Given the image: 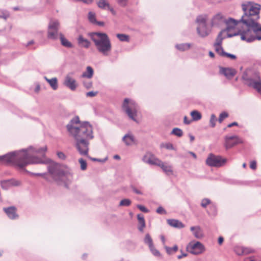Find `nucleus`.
<instances>
[{
  "label": "nucleus",
  "mask_w": 261,
  "mask_h": 261,
  "mask_svg": "<svg viewBox=\"0 0 261 261\" xmlns=\"http://www.w3.org/2000/svg\"><path fill=\"white\" fill-rule=\"evenodd\" d=\"M158 166L160 167L166 174H172L173 173L171 166L165 164L161 161Z\"/></svg>",
  "instance_id": "20"
},
{
  "label": "nucleus",
  "mask_w": 261,
  "mask_h": 261,
  "mask_svg": "<svg viewBox=\"0 0 261 261\" xmlns=\"http://www.w3.org/2000/svg\"><path fill=\"white\" fill-rule=\"evenodd\" d=\"M176 47L178 49L182 51H184L185 50L188 49L190 48V44L188 43L181 44L177 45Z\"/></svg>",
  "instance_id": "35"
},
{
  "label": "nucleus",
  "mask_w": 261,
  "mask_h": 261,
  "mask_svg": "<svg viewBox=\"0 0 261 261\" xmlns=\"http://www.w3.org/2000/svg\"><path fill=\"white\" fill-rule=\"evenodd\" d=\"M117 36L120 40L122 41H128L129 40V36L125 34H117Z\"/></svg>",
  "instance_id": "36"
},
{
  "label": "nucleus",
  "mask_w": 261,
  "mask_h": 261,
  "mask_svg": "<svg viewBox=\"0 0 261 261\" xmlns=\"http://www.w3.org/2000/svg\"><path fill=\"white\" fill-rule=\"evenodd\" d=\"M220 71L228 79H232L237 73L236 70L232 68L221 67Z\"/></svg>",
  "instance_id": "15"
},
{
  "label": "nucleus",
  "mask_w": 261,
  "mask_h": 261,
  "mask_svg": "<svg viewBox=\"0 0 261 261\" xmlns=\"http://www.w3.org/2000/svg\"><path fill=\"white\" fill-rule=\"evenodd\" d=\"M79 163L81 165V168L82 170H85L87 168V163L83 159H79Z\"/></svg>",
  "instance_id": "41"
},
{
  "label": "nucleus",
  "mask_w": 261,
  "mask_h": 261,
  "mask_svg": "<svg viewBox=\"0 0 261 261\" xmlns=\"http://www.w3.org/2000/svg\"><path fill=\"white\" fill-rule=\"evenodd\" d=\"M117 3L121 7H125L127 5V0H117Z\"/></svg>",
  "instance_id": "48"
},
{
  "label": "nucleus",
  "mask_w": 261,
  "mask_h": 261,
  "mask_svg": "<svg viewBox=\"0 0 261 261\" xmlns=\"http://www.w3.org/2000/svg\"><path fill=\"white\" fill-rule=\"evenodd\" d=\"M131 188H132V189L133 190V191L136 194H142V193L141 192V191L140 190L137 189L135 187L132 186Z\"/></svg>",
  "instance_id": "52"
},
{
  "label": "nucleus",
  "mask_w": 261,
  "mask_h": 261,
  "mask_svg": "<svg viewBox=\"0 0 261 261\" xmlns=\"http://www.w3.org/2000/svg\"><path fill=\"white\" fill-rule=\"evenodd\" d=\"M57 155H58V157L60 159H63V160L65 159V155L62 152H58L57 153Z\"/></svg>",
  "instance_id": "55"
},
{
  "label": "nucleus",
  "mask_w": 261,
  "mask_h": 261,
  "mask_svg": "<svg viewBox=\"0 0 261 261\" xmlns=\"http://www.w3.org/2000/svg\"><path fill=\"white\" fill-rule=\"evenodd\" d=\"M238 125V124L237 122H232L231 123L227 125V127H232L233 126H237Z\"/></svg>",
  "instance_id": "61"
},
{
  "label": "nucleus",
  "mask_w": 261,
  "mask_h": 261,
  "mask_svg": "<svg viewBox=\"0 0 261 261\" xmlns=\"http://www.w3.org/2000/svg\"><path fill=\"white\" fill-rule=\"evenodd\" d=\"M93 75V70L90 66L87 67V71L83 73L82 76L83 77L91 78Z\"/></svg>",
  "instance_id": "28"
},
{
  "label": "nucleus",
  "mask_w": 261,
  "mask_h": 261,
  "mask_svg": "<svg viewBox=\"0 0 261 261\" xmlns=\"http://www.w3.org/2000/svg\"><path fill=\"white\" fill-rule=\"evenodd\" d=\"M187 254L186 253H183L181 255H178L177 256L178 259H181L182 257L187 256Z\"/></svg>",
  "instance_id": "62"
},
{
  "label": "nucleus",
  "mask_w": 261,
  "mask_h": 261,
  "mask_svg": "<svg viewBox=\"0 0 261 261\" xmlns=\"http://www.w3.org/2000/svg\"><path fill=\"white\" fill-rule=\"evenodd\" d=\"M223 39V38L221 36V34H219V35L218 36L216 42L214 44V45H221L222 40Z\"/></svg>",
  "instance_id": "43"
},
{
  "label": "nucleus",
  "mask_w": 261,
  "mask_h": 261,
  "mask_svg": "<svg viewBox=\"0 0 261 261\" xmlns=\"http://www.w3.org/2000/svg\"><path fill=\"white\" fill-rule=\"evenodd\" d=\"M237 35H240L242 40L248 42H251L256 39L261 40V35L254 36L253 34H227V37H232Z\"/></svg>",
  "instance_id": "11"
},
{
  "label": "nucleus",
  "mask_w": 261,
  "mask_h": 261,
  "mask_svg": "<svg viewBox=\"0 0 261 261\" xmlns=\"http://www.w3.org/2000/svg\"><path fill=\"white\" fill-rule=\"evenodd\" d=\"M161 147L165 148L167 149H171V150L174 149L173 145L170 143L162 144H161Z\"/></svg>",
  "instance_id": "44"
},
{
  "label": "nucleus",
  "mask_w": 261,
  "mask_h": 261,
  "mask_svg": "<svg viewBox=\"0 0 261 261\" xmlns=\"http://www.w3.org/2000/svg\"><path fill=\"white\" fill-rule=\"evenodd\" d=\"M242 78L249 86L253 87L261 94V79L258 73L255 72L251 77H248L247 74L244 73Z\"/></svg>",
  "instance_id": "6"
},
{
  "label": "nucleus",
  "mask_w": 261,
  "mask_h": 261,
  "mask_svg": "<svg viewBox=\"0 0 261 261\" xmlns=\"http://www.w3.org/2000/svg\"><path fill=\"white\" fill-rule=\"evenodd\" d=\"M3 210L11 219H15L18 217V215L16 213L17 209L15 206L5 207L4 208Z\"/></svg>",
  "instance_id": "17"
},
{
  "label": "nucleus",
  "mask_w": 261,
  "mask_h": 261,
  "mask_svg": "<svg viewBox=\"0 0 261 261\" xmlns=\"http://www.w3.org/2000/svg\"><path fill=\"white\" fill-rule=\"evenodd\" d=\"M137 207L142 212L144 213L148 212V210L144 206L141 205H138Z\"/></svg>",
  "instance_id": "49"
},
{
  "label": "nucleus",
  "mask_w": 261,
  "mask_h": 261,
  "mask_svg": "<svg viewBox=\"0 0 261 261\" xmlns=\"http://www.w3.org/2000/svg\"><path fill=\"white\" fill-rule=\"evenodd\" d=\"M78 43L80 46L85 48H88L90 46V42L82 36H80L78 39Z\"/></svg>",
  "instance_id": "26"
},
{
  "label": "nucleus",
  "mask_w": 261,
  "mask_h": 261,
  "mask_svg": "<svg viewBox=\"0 0 261 261\" xmlns=\"http://www.w3.org/2000/svg\"><path fill=\"white\" fill-rule=\"evenodd\" d=\"M60 23L58 20H54L50 21L48 24L49 30L57 32L59 30Z\"/></svg>",
  "instance_id": "23"
},
{
  "label": "nucleus",
  "mask_w": 261,
  "mask_h": 261,
  "mask_svg": "<svg viewBox=\"0 0 261 261\" xmlns=\"http://www.w3.org/2000/svg\"><path fill=\"white\" fill-rule=\"evenodd\" d=\"M210 203H211V201L210 199H206V198L203 199L201 201V205L203 207H206L207 205L210 204Z\"/></svg>",
  "instance_id": "45"
},
{
  "label": "nucleus",
  "mask_w": 261,
  "mask_h": 261,
  "mask_svg": "<svg viewBox=\"0 0 261 261\" xmlns=\"http://www.w3.org/2000/svg\"><path fill=\"white\" fill-rule=\"evenodd\" d=\"M10 17L9 11L4 9H0V18L6 20Z\"/></svg>",
  "instance_id": "32"
},
{
  "label": "nucleus",
  "mask_w": 261,
  "mask_h": 261,
  "mask_svg": "<svg viewBox=\"0 0 261 261\" xmlns=\"http://www.w3.org/2000/svg\"><path fill=\"white\" fill-rule=\"evenodd\" d=\"M88 18L89 22L93 24L102 26L104 23L102 21H98L96 20L95 13L92 12L88 13Z\"/></svg>",
  "instance_id": "18"
},
{
  "label": "nucleus",
  "mask_w": 261,
  "mask_h": 261,
  "mask_svg": "<svg viewBox=\"0 0 261 261\" xmlns=\"http://www.w3.org/2000/svg\"><path fill=\"white\" fill-rule=\"evenodd\" d=\"M144 241L146 244H148L149 247H152L153 245L152 240L149 234L145 235Z\"/></svg>",
  "instance_id": "33"
},
{
  "label": "nucleus",
  "mask_w": 261,
  "mask_h": 261,
  "mask_svg": "<svg viewBox=\"0 0 261 261\" xmlns=\"http://www.w3.org/2000/svg\"><path fill=\"white\" fill-rule=\"evenodd\" d=\"M46 150V146L38 149L30 147L25 150L0 156V161L3 164H11L22 169L30 164L48 163L49 160L45 158V153Z\"/></svg>",
  "instance_id": "2"
},
{
  "label": "nucleus",
  "mask_w": 261,
  "mask_h": 261,
  "mask_svg": "<svg viewBox=\"0 0 261 261\" xmlns=\"http://www.w3.org/2000/svg\"><path fill=\"white\" fill-rule=\"evenodd\" d=\"M190 230L193 232L194 237L197 239H200L203 237L202 230L199 226H192Z\"/></svg>",
  "instance_id": "21"
},
{
  "label": "nucleus",
  "mask_w": 261,
  "mask_h": 261,
  "mask_svg": "<svg viewBox=\"0 0 261 261\" xmlns=\"http://www.w3.org/2000/svg\"><path fill=\"white\" fill-rule=\"evenodd\" d=\"M172 134L180 137L182 136L183 132L181 129L178 128H174L172 131Z\"/></svg>",
  "instance_id": "37"
},
{
  "label": "nucleus",
  "mask_w": 261,
  "mask_h": 261,
  "mask_svg": "<svg viewBox=\"0 0 261 261\" xmlns=\"http://www.w3.org/2000/svg\"><path fill=\"white\" fill-rule=\"evenodd\" d=\"M168 222L170 225H171L174 227L180 228H183L184 227V225L182 223V222H181L180 221L177 220H174V219L169 220L168 221Z\"/></svg>",
  "instance_id": "24"
},
{
  "label": "nucleus",
  "mask_w": 261,
  "mask_h": 261,
  "mask_svg": "<svg viewBox=\"0 0 261 261\" xmlns=\"http://www.w3.org/2000/svg\"><path fill=\"white\" fill-rule=\"evenodd\" d=\"M224 241V238L222 237H219L218 238V243L219 245H221Z\"/></svg>",
  "instance_id": "60"
},
{
  "label": "nucleus",
  "mask_w": 261,
  "mask_h": 261,
  "mask_svg": "<svg viewBox=\"0 0 261 261\" xmlns=\"http://www.w3.org/2000/svg\"><path fill=\"white\" fill-rule=\"evenodd\" d=\"M156 212L159 214H163L165 213V211L162 207L160 206L157 208Z\"/></svg>",
  "instance_id": "54"
},
{
  "label": "nucleus",
  "mask_w": 261,
  "mask_h": 261,
  "mask_svg": "<svg viewBox=\"0 0 261 261\" xmlns=\"http://www.w3.org/2000/svg\"><path fill=\"white\" fill-rule=\"evenodd\" d=\"M84 84L85 87L87 89H89V88H91L92 86V83L91 82H88V83H85V82L84 83Z\"/></svg>",
  "instance_id": "56"
},
{
  "label": "nucleus",
  "mask_w": 261,
  "mask_h": 261,
  "mask_svg": "<svg viewBox=\"0 0 261 261\" xmlns=\"http://www.w3.org/2000/svg\"><path fill=\"white\" fill-rule=\"evenodd\" d=\"M90 37L97 50L105 56L109 55L111 51V43L106 34H90Z\"/></svg>",
  "instance_id": "4"
},
{
  "label": "nucleus",
  "mask_w": 261,
  "mask_h": 261,
  "mask_svg": "<svg viewBox=\"0 0 261 261\" xmlns=\"http://www.w3.org/2000/svg\"><path fill=\"white\" fill-rule=\"evenodd\" d=\"M55 34H53V33L49 34L48 36V37L49 38L53 39L54 38V36H55Z\"/></svg>",
  "instance_id": "63"
},
{
  "label": "nucleus",
  "mask_w": 261,
  "mask_h": 261,
  "mask_svg": "<svg viewBox=\"0 0 261 261\" xmlns=\"http://www.w3.org/2000/svg\"><path fill=\"white\" fill-rule=\"evenodd\" d=\"M186 249L193 254L198 255L202 253L205 251V247L200 242L192 241L188 244Z\"/></svg>",
  "instance_id": "8"
},
{
  "label": "nucleus",
  "mask_w": 261,
  "mask_h": 261,
  "mask_svg": "<svg viewBox=\"0 0 261 261\" xmlns=\"http://www.w3.org/2000/svg\"><path fill=\"white\" fill-rule=\"evenodd\" d=\"M191 120H188V117L187 116H185L184 117V123L187 124H189L191 122Z\"/></svg>",
  "instance_id": "59"
},
{
  "label": "nucleus",
  "mask_w": 261,
  "mask_h": 261,
  "mask_svg": "<svg viewBox=\"0 0 261 261\" xmlns=\"http://www.w3.org/2000/svg\"><path fill=\"white\" fill-rule=\"evenodd\" d=\"M165 248L167 252L169 254L175 253L178 250V247L177 245H174L173 247L165 246Z\"/></svg>",
  "instance_id": "34"
},
{
  "label": "nucleus",
  "mask_w": 261,
  "mask_h": 261,
  "mask_svg": "<svg viewBox=\"0 0 261 261\" xmlns=\"http://www.w3.org/2000/svg\"><path fill=\"white\" fill-rule=\"evenodd\" d=\"M97 92L94 91L88 92L86 93V96L87 97H94L97 95Z\"/></svg>",
  "instance_id": "50"
},
{
  "label": "nucleus",
  "mask_w": 261,
  "mask_h": 261,
  "mask_svg": "<svg viewBox=\"0 0 261 261\" xmlns=\"http://www.w3.org/2000/svg\"><path fill=\"white\" fill-rule=\"evenodd\" d=\"M64 84L72 91L75 90L77 87V84L75 80L68 75L65 77Z\"/></svg>",
  "instance_id": "14"
},
{
  "label": "nucleus",
  "mask_w": 261,
  "mask_h": 261,
  "mask_svg": "<svg viewBox=\"0 0 261 261\" xmlns=\"http://www.w3.org/2000/svg\"><path fill=\"white\" fill-rule=\"evenodd\" d=\"M214 47L216 51L221 56H222L225 51H224L223 49L221 46V45H214Z\"/></svg>",
  "instance_id": "38"
},
{
  "label": "nucleus",
  "mask_w": 261,
  "mask_h": 261,
  "mask_svg": "<svg viewBox=\"0 0 261 261\" xmlns=\"http://www.w3.org/2000/svg\"><path fill=\"white\" fill-rule=\"evenodd\" d=\"M244 14L239 20L229 18L225 21V28L220 33H229L234 31L236 27L241 23L246 27L248 32L261 33V24L258 22L261 6L259 4L249 2L242 5Z\"/></svg>",
  "instance_id": "1"
},
{
  "label": "nucleus",
  "mask_w": 261,
  "mask_h": 261,
  "mask_svg": "<svg viewBox=\"0 0 261 261\" xmlns=\"http://www.w3.org/2000/svg\"><path fill=\"white\" fill-rule=\"evenodd\" d=\"M108 10H109V11H111V12L113 14V15H115L116 14V12L114 10V9L113 8H112L110 5H109V7H108L107 8Z\"/></svg>",
  "instance_id": "58"
},
{
  "label": "nucleus",
  "mask_w": 261,
  "mask_h": 261,
  "mask_svg": "<svg viewBox=\"0 0 261 261\" xmlns=\"http://www.w3.org/2000/svg\"><path fill=\"white\" fill-rule=\"evenodd\" d=\"M137 219L139 223L138 229L140 231L143 232L144 228L145 227V221L144 217L143 215L138 214L137 215Z\"/></svg>",
  "instance_id": "22"
},
{
  "label": "nucleus",
  "mask_w": 261,
  "mask_h": 261,
  "mask_svg": "<svg viewBox=\"0 0 261 261\" xmlns=\"http://www.w3.org/2000/svg\"><path fill=\"white\" fill-rule=\"evenodd\" d=\"M244 261H259L254 257H247L244 259Z\"/></svg>",
  "instance_id": "57"
},
{
  "label": "nucleus",
  "mask_w": 261,
  "mask_h": 261,
  "mask_svg": "<svg viewBox=\"0 0 261 261\" xmlns=\"http://www.w3.org/2000/svg\"><path fill=\"white\" fill-rule=\"evenodd\" d=\"M222 56L230 58L232 60H235L236 59V56L235 55L230 54H228V53H226L225 52H224V53Z\"/></svg>",
  "instance_id": "47"
},
{
  "label": "nucleus",
  "mask_w": 261,
  "mask_h": 261,
  "mask_svg": "<svg viewBox=\"0 0 261 261\" xmlns=\"http://www.w3.org/2000/svg\"><path fill=\"white\" fill-rule=\"evenodd\" d=\"M225 20L221 13H218L213 17L211 25L213 27H219L221 24L224 23Z\"/></svg>",
  "instance_id": "16"
},
{
  "label": "nucleus",
  "mask_w": 261,
  "mask_h": 261,
  "mask_svg": "<svg viewBox=\"0 0 261 261\" xmlns=\"http://www.w3.org/2000/svg\"><path fill=\"white\" fill-rule=\"evenodd\" d=\"M228 117V114L225 112H222L219 116L218 121L221 123L223 120Z\"/></svg>",
  "instance_id": "40"
},
{
  "label": "nucleus",
  "mask_w": 261,
  "mask_h": 261,
  "mask_svg": "<svg viewBox=\"0 0 261 261\" xmlns=\"http://www.w3.org/2000/svg\"><path fill=\"white\" fill-rule=\"evenodd\" d=\"M227 160L221 156L210 154L206 160V164L211 167H220L225 164Z\"/></svg>",
  "instance_id": "7"
},
{
  "label": "nucleus",
  "mask_w": 261,
  "mask_h": 261,
  "mask_svg": "<svg viewBox=\"0 0 261 261\" xmlns=\"http://www.w3.org/2000/svg\"><path fill=\"white\" fill-rule=\"evenodd\" d=\"M234 251L238 255H242L252 252V250L242 246H236L234 248Z\"/></svg>",
  "instance_id": "19"
},
{
  "label": "nucleus",
  "mask_w": 261,
  "mask_h": 261,
  "mask_svg": "<svg viewBox=\"0 0 261 261\" xmlns=\"http://www.w3.org/2000/svg\"><path fill=\"white\" fill-rule=\"evenodd\" d=\"M207 16L201 15L197 17L196 22L198 24L197 27V33H201L205 29L206 26Z\"/></svg>",
  "instance_id": "12"
},
{
  "label": "nucleus",
  "mask_w": 261,
  "mask_h": 261,
  "mask_svg": "<svg viewBox=\"0 0 261 261\" xmlns=\"http://www.w3.org/2000/svg\"><path fill=\"white\" fill-rule=\"evenodd\" d=\"M75 2H82L86 4H91L93 2V0H74Z\"/></svg>",
  "instance_id": "53"
},
{
  "label": "nucleus",
  "mask_w": 261,
  "mask_h": 261,
  "mask_svg": "<svg viewBox=\"0 0 261 261\" xmlns=\"http://www.w3.org/2000/svg\"><path fill=\"white\" fill-rule=\"evenodd\" d=\"M250 167L253 170H255L256 168V162L255 161H252L250 163Z\"/></svg>",
  "instance_id": "51"
},
{
  "label": "nucleus",
  "mask_w": 261,
  "mask_h": 261,
  "mask_svg": "<svg viewBox=\"0 0 261 261\" xmlns=\"http://www.w3.org/2000/svg\"><path fill=\"white\" fill-rule=\"evenodd\" d=\"M143 160L144 162L150 164L158 166L160 163L161 160L155 157L154 155L150 153H147L143 157Z\"/></svg>",
  "instance_id": "13"
},
{
  "label": "nucleus",
  "mask_w": 261,
  "mask_h": 261,
  "mask_svg": "<svg viewBox=\"0 0 261 261\" xmlns=\"http://www.w3.org/2000/svg\"><path fill=\"white\" fill-rule=\"evenodd\" d=\"M122 109L130 119L138 122L136 117L138 115V108L137 103L133 100L125 98L122 105Z\"/></svg>",
  "instance_id": "5"
},
{
  "label": "nucleus",
  "mask_w": 261,
  "mask_h": 261,
  "mask_svg": "<svg viewBox=\"0 0 261 261\" xmlns=\"http://www.w3.org/2000/svg\"><path fill=\"white\" fill-rule=\"evenodd\" d=\"M67 129L75 140V146L79 153L87 155L88 140L93 138L92 125L88 122L81 123L78 117L73 118L67 125Z\"/></svg>",
  "instance_id": "3"
},
{
  "label": "nucleus",
  "mask_w": 261,
  "mask_h": 261,
  "mask_svg": "<svg viewBox=\"0 0 261 261\" xmlns=\"http://www.w3.org/2000/svg\"><path fill=\"white\" fill-rule=\"evenodd\" d=\"M60 40L62 44L65 47H68V48H71L72 47V44L71 42H70L67 39H66L65 38L63 37V35H61L60 37Z\"/></svg>",
  "instance_id": "30"
},
{
  "label": "nucleus",
  "mask_w": 261,
  "mask_h": 261,
  "mask_svg": "<svg viewBox=\"0 0 261 261\" xmlns=\"http://www.w3.org/2000/svg\"><path fill=\"white\" fill-rule=\"evenodd\" d=\"M216 120H217V119H216V116L214 114L212 115L211 116V119H210V121L212 127H214L215 126V123H216Z\"/></svg>",
  "instance_id": "46"
},
{
  "label": "nucleus",
  "mask_w": 261,
  "mask_h": 261,
  "mask_svg": "<svg viewBox=\"0 0 261 261\" xmlns=\"http://www.w3.org/2000/svg\"><path fill=\"white\" fill-rule=\"evenodd\" d=\"M209 56L212 58H214L215 57L214 54L211 51L209 52Z\"/></svg>",
  "instance_id": "64"
},
{
  "label": "nucleus",
  "mask_w": 261,
  "mask_h": 261,
  "mask_svg": "<svg viewBox=\"0 0 261 261\" xmlns=\"http://www.w3.org/2000/svg\"><path fill=\"white\" fill-rule=\"evenodd\" d=\"M48 170L49 172L55 176L57 175L61 180H65V178L70 180L72 177L69 172L67 171H64L62 170L57 171V167H55V168L49 167Z\"/></svg>",
  "instance_id": "9"
},
{
  "label": "nucleus",
  "mask_w": 261,
  "mask_h": 261,
  "mask_svg": "<svg viewBox=\"0 0 261 261\" xmlns=\"http://www.w3.org/2000/svg\"><path fill=\"white\" fill-rule=\"evenodd\" d=\"M97 5L99 8L102 9H107L110 5L106 0H98L97 2Z\"/></svg>",
  "instance_id": "29"
},
{
  "label": "nucleus",
  "mask_w": 261,
  "mask_h": 261,
  "mask_svg": "<svg viewBox=\"0 0 261 261\" xmlns=\"http://www.w3.org/2000/svg\"><path fill=\"white\" fill-rule=\"evenodd\" d=\"M123 141L127 145H132L135 143L134 137L129 135H126L123 137Z\"/></svg>",
  "instance_id": "25"
},
{
  "label": "nucleus",
  "mask_w": 261,
  "mask_h": 261,
  "mask_svg": "<svg viewBox=\"0 0 261 261\" xmlns=\"http://www.w3.org/2000/svg\"><path fill=\"white\" fill-rule=\"evenodd\" d=\"M45 79L54 90H56L58 88V81L57 78L54 77L51 79H48L46 77H45Z\"/></svg>",
  "instance_id": "27"
},
{
  "label": "nucleus",
  "mask_w": 261,
  "mask_h": 261,
  "mask_svg": "<svg viewBox=\"0 0 261 261\" xmlns=\"http://www.w3.org/2000/svg\"><path fill=\"white\" fill-rule=\"evenodd\" d=\"M191 116L192 120L194 121H197L201 118V114L197 111H193L191 112Z\"/></svg>",
  "instance_id": "31"
},
{
  "label": "nucleus",
  "mask_w": 261,
  "mask_h": 261,
  "mask_svg": "<svg viewBox=\"0 0 261 261\" xmlns=\"http://www.w3.org/2000/svg\"><path fill=\"white\" fill-rule=\"evenodd\" d=\"M149 249L150 250V251H151L152 253L156 256H161V254L160 253V252L155 248L154 245L152 246V247H149Z\"/></svg>",
  "instance_id": "42"
},
{
  "label": "nucleus",
  "mask_w": 261,
  "mask_h": 261,
  "mask_svg": "<svg viewBox=\"0 0 261 261\" xmlns=\"http://www.w3.org/2000/svg\"><path fill=\"white\" fill-rule=\"evenodd\" d=\"M243 143V141L237 136H226L224 146L228 149L233 146Z\"/></svg>",
  "instance_id": "10"
},
{
  "label": "nucleus",
  "mask_w": 261,
  "mask_h": 261,
  "mask_svg": "<svg viewBox=\"0 0 261 261\" xmlns=\"http://www.w3.org/2000/svg\"><path fill=\"white\" fill-rule=\"evenodd\" d=\"M131 204V201L128 199H124L120 202V206H129Z\"/></svg>",
  "instance_id": "39"
}]
</instances>
